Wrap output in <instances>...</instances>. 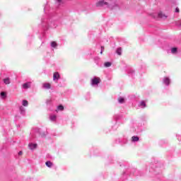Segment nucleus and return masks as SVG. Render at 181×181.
Segmentation results:
<instances>
[{
	"label": "nucleus",
	"mask_w": 181,
	"mask_h": 181,
	"mask_svg": "<svg viewBox=\"0 0 181 181\" xmlns=\"http://www.w3.org/2000/svg\"><path fill=\"white\" fill-rule=\"evenodd\" d=\"M104 5H108V6L110 8V9H114V6H117L116 4L112 5V3L104 2V1H99L97 4V6H104Z\"/></svg>",
	"instance_id": "1"
},
{
	"label": "nucleus",
	"mask_w": 181,
	"mask_h": 181,
	"mask_svg": "<svg viewBox=\"0 0 181 181\" xmlns=\"http://www.w3.org/2000/svg\"><path fill=\"white\" fill-rule=\"evenodd\" d=\"M100 81H101V79H100V78L95 77L92 79L91 84L92 86H95V85L100 84Z\"/></svg>",
	"instance_id": "2"
},
{
	"label": "nucleus",
	"mask_w": 181,
	"mask_h": 181,
	"mask_svg": "<svg viewBox=\"0 0 181 181\" xmlns=\"http://www.w3.org/2000/svg\"><path fill=\"white\" fill-rule=\"evenodd\" d=\"M60 78V74L59 72H54L53 74V80H59Z\"/></svg>",
	"instance_id": "3"
},
{
	"label": "nucleus",
	"mask_w": 181,
	"mask_h": 181,
	"mask_svg": "<svg viewBox=\"0 0 181 181\" xmlns=\"http://www.w3.org/2000/svg\"><path fill=\"white\" fill-rule=\"evenodd\" d=\"M28 148L31 150L36 149V148H37V144H30Z\"/></svg>",
	"instance_id": "4"
},
{
	"label": "nucleus",
	"mask_w": 181,
	"mask_h": 181,
	"mask_svg": "<svg viewBox=\"0 0 181 181\" xmlns=\"http://www.w3.org/2000/svg\"><path fill=\"white\" fill-rule=\"evenodd\" d=\"M43 88L49 90V88H52V85L49 83H43Z\"/></svg>",
	"instance_id": "5"
},
{
	"label": "nucleus",
	"mask_w": 181,
	"mask_h": 181,
	"mask_svg": "<svg viewBox=\"0 0 181 181\" xmlns=\"http://www.w3.org/2000/svg\"><path fill=\"white\" fill-rule=\"evenodd\" d=\"M23 88H30V83H25L23 84Z\"/></svg>",
	"instance_id": "6"
},
{
	"label": "nucleus",
	"mask_w": 181,
	"mask_h": 181,
	"mask_svg": "<svg viewBox=\"0 0 181 181\" xmlns=\"http://www.w3.org/2000/svg\"><path fill=\"white\" fill-rule=\"evenodd\" d=\"M116 53L119 56H121V54H122V48H121V47L117 48V49L116 50Z\"/></svg>",
	"instance_id": "7"
},
{
	"label": "nucleus",
	"mask_w": 181,
	"mask_h": 181,
	"mask_svg": "<svg viewBox=\"0 0 181 181\" xmlns=\"http://www.w3.org/2000/svg\"><path fill=\"white\" fill-rule=\"evenodd\" d=\"M163 81L166 86H169V84H170V79H169V78H165Z\"/></svg>",
	"instance_id": "8"
},
{
	"label": "nucleus",
	"mask_w": 181,
	"mask_h": 181,
	"mask_svg": "<svg viewBox=\"0 0 181 181\" xmlns=\"http://www.w3.org/2000/svg\"><path fill=\"white\" fill-rule=\"evenodd\" d=\"M132 141L133 142H138V141H139V137L136 136H133L132 137Z\"/></svg>",
	"instance_id": "9"
},
{
	"label": "nucleus",
	"mask_w": 181,
	"mask_h": 181,
	"mask_svg": "<svg viewBox=\"0 0 181 181\" xmlns=\"http://www.w3.org/2000/svg\"><path fill=\"white\" fill-rule=\"evenodd\" d=\"M158 18H161V19H166V16L163 14L162 12L158 13Z\"/></svg>",
	"instance_id": "10"
},
{
	"label": "nucleus",
	"mask_w": 181,
	"mask_h": 181,
	"mask_svg": "<svg viewBox=\"0 0 181 181\" xmlns=\"http://www.w3.org/2000/svg\"><path fill=\"white\" fill-rule=\"evenodd\" d=\"M23 107H28V105H29V103L28 102V100H23Z\"/></svg>",
	"instance_id": "11"
},
{
	"label": "nucleus",
	"mask_w": 181,
	"mask_h": 181,
	"mask_svg": "<svg viewBox=\"0 0 181 181\" xmlns=\"http://www.w3.org/2000/svg\"><path fill=\"white\" fill-rule=\"evenodd\" d=\"M64 110V107L62 105H60L57 107V110L58 111H63Z\"/></svg>",
	"instance_id": "12"
},
{
	"label": "nucleus",
	"mask_w": 181,
	"mask_h": 181,
	"mask_svg": "<svg viewBox=\"0 0 181 181\" xmlns=\"http://www.w3.org/2000/svg\"><path fill=\"white\" fill-rule=\"evenodd\" d=\"M45 165H47L48 168H51L52 166V163L50 161H47L45 163Z\"/></svg>",
	"instance_id": "13"
},
{
	"label": "nucleus",
	"mask_w": 181,
	"mask_h": 181,
	"mask_svg": "<svg viewBox=\"0 0 181 181\" xmlns=\"http://www.w3.org/2000/svg\"><path fill=\"white\" fill-rule=\"evenodd\" d=\"M4 83L6 84H11V81L9 80V78L4 79Z\"/></svg>",
	"instance_id": "14"
},
{
	"label": "nucleus",
	"mask_w": 181,
	"mask_h": 181,
	"mask_svg": "<svg viewBox=\"0 0 181 181\" xmlns=\"http://www.w3.org/2000/svg\"><path fill=\"white\" fill-rule=\"evenodd\" d=\"M52 47H57V43L54 41L51 42Z\"/></svg>",
	"instance_id": "15"
},
{
	"label": "nucleus",
	"mask_w": 181,
	"mask_h": 181,
	"mask_svg": "<svg viewBox=\"0 0 181 181\" xmlns=\"http://www.w3.org/2000/svg\"><path fill=\"white\" fill-rule=\"evenodd\" d=\"M140 106L144 107V108H145V107H146V103H145V101H141L140 103Z\"/></svg>",
	"instance_id": "16"
},
{
	"label": "nucleus",
	"mask_w": 181,
	"mask_h": 181,
	"mask_svg": "<svg viewBox=\"0 0 181 181\" xmlns=\"http://www.w3.org/2000/svg\"><path fill=\"white\" fill-rule=\"evenodd\" d=\"M104 66L105 67H111V62H105Z\"/></svg>",
	"instance_id": "17"
},
{
	"label": "nucleus",
	"mask_w": 181,
	"mask_h": 181,
	"mask_svg": "<svg viewBox=\"0 0 181 181\" xmlns=\"http://www.w3.org/2000/svg\"><path fill=\"white\" fill-rule=\"evenodd\" d=\"M1 96L2 98H6V93L1 92Z\"/></svg>",
	"instance_id": "18"
},
{
	"label": "nucleus",
	"mask_w": 181,
	"mask_h": 181,
	"mask_svg": "<svg viewBox=\"0 0 181 181\" xmlns=\"http://www.w3.org/2000/svg\"><path fill=\"white\" fill-rule=\"evenodd\" d=\"M177 52V48L173 47L171 49V53H176Z\"/></svg>",
	"instance_id": "19"
},
{
	"label": "nucleus",
	"mask_w": 181,
	"mask_h": 181,
	"mask_svg": "<svg viewBox=\"0 0 181 181\" xmlns=\"http://www.w3.org/2000/svg\"><path fill=\"white\" fill-rule=\"evenodd\" d=\"M51 121H56V115L50 116Z\"/></svg>",
	"instance_id": "20"
},
{
	"label": "nucleus",
	"mask_w": 181,
	"mask_h": 181,
	"mask_svg": "<svg viewBox=\"0 0 181 181\" xmlns=\"http://www.w3.org/2000/svg\"><path fill=\"white\" fill-rule=\"evenodd\" d=\"M118 101H119V103H120V104H122V103H124V98H119L118 99Z\"/></svg>",
	"instance_id": "21"
},
{
	"label": "nucleus",
	"mask_w": 181,
	"mask_h": 181,
	"mask_svg": "<svg viewBox=\"0 0 181 181\" xmlns=\"http://www.w3.org/2000/svg\"><path fill=\"white\" fill-rule=\"evenodd\" d=\"M175 12H177V13H179V12H180L179 8L177 7V8H175Z\"/></svg>",
	"instance_id": "22"
},
{
	"label": "nucleus",
	"mask_w": 181,
	"mask_h": 181,
	"mask_svg": "<svg viewBox=\"0 0 181 181\" xmlns=\"http://www.w3.org/2000/svg\"><path fill=\"white\" fill-rule=\"evenodd\" d=\"M23 153V152L19 151L18 155H22Z\"/></svg>",
	"instance_id": "23"
},
{
	"label": "nucleus",
	"mask_w": 181,
	"mask_h": 181,
	"mask_svg": "<svg viewBox=\"0 0 181 181\" xmlns=\"http://www.w3.org/2000/svg\"><path fill=\"white\" fill-rule=\"evenodd\" d=\"M101 51L104 52V47H101Z\"/></svg>",
	"instance_id": "24"
},
{
	"label": "nucleus",
	"mask_w": 181,
	"mask_h": 181,
	"mask_svg": "<svg viewBox=\"0 0 181 181\" xmlns=\"http://www.w3.org/2000/svg\"><path fill=\"white\" fill-rule=\"evenodd\" d=\"M57 2H59V4H60L62 2V0H57Z\"/></svg>",
	"instance_id": "25"
},
{
	"label": "nucleus",
	"mask_w": 181,
	"mask_h": 181,
	"mask_svg": "<svg viewBox=\"0 0 181 181\" xmlns=\"http://www.w3.org/2000/svg\"><path fill=\"white\" fill-rule=\"evenodd\" d=\"M103 51H101V52H100V54H103Z\"/></svg>",
	"instance_id": "26"
}]
</instances>
